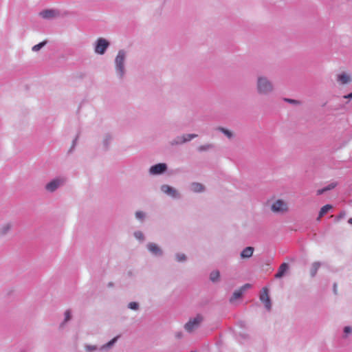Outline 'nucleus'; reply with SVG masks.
I'll use <instances>...</instances> for the list:
<instances>
[{"instance_id": "obj_27", "label": "nucleus", "mask_w": 352, "mask_h": 352, "mask_svg": "<svg viewBox=\"0 0 352 352\" xmlns=\"http://www.w3.org/2000/svg\"><path fill=\"white\" fill-rule=\"evenodd\" d=\"M47 44V41H43V42H41L40 43L37 44V45H35L32 47V50L33 52H38L39 51L42 47H43L45 45Z\"/></svg>"}, {"instance_id": "obj_25", "label": "nucleus", "mask_w": 352, "mask_h": 352, "mask_svg": "<svg viewBox=\"0 0 352 352\" xmlns=\"http://www.w3.org/2000/svg\"><path fill=\"white\" fill-rule=\"evenodd\" d=\"M184 144V142H183L182 135L177 136L175 138H174L173 140H172L170 142V144L171 146H176V145H179V144Z\"/></svg>"}, {"instance_id": "obj_22", "label": "nucleus", "mask_w": 352, "mask_h": 352, "mask_svg": "<svg viewBox=\"0 0 352 352\" xmlns=\"http://www.w3.org/2000/svg\"><path fill=\"white\" fill-rule=\"evenodd\" d=\"M243 294V292L239 288V289L235 290L232 296L230 298V301L231 302L236 300L237 299L240 298Z\"/></svg>"}, {"instance_id": "obj_35", "label": "nucleus", "mask_w": 352, "mask_h": 352, "mask_svg": "<svg viewBox=\"0 0 352 352\" xmlns=\"http://www.w3.org/2000/svg\"><path fill=\"white\" fill-rule=\"evenodd\" d=\"M117 338H118V337H116V338H114L113 339H112L111 341H109V342L107 343V346H112V345L115 343V342L117 340Z\"/></svg>"}, {"instance_id": "obj_6", "label": "nucleus", "mask_w": 352, "mask_h": 352, "mask_svg": "<svg viewBox=\"0 0 352 352\" xmlns=\"http://www.w3.org/2000/svg\"><path fill=\"white\" fill-rule=\"evenodd\" d=\"M160 190L165 195L174 199H179L182 197L181 193L174 187L168 184H163L160 186Z\"/></svg>"}, {"instance_id": "obj_4", "label": "nucleus", "mask_w": 352, "mask_h": 352, "mask_svg": "<svg viewBox=\"0 0 352 352\" xmlns=\"http://www.w3.org/2000/svg\"><path fill=\"white\" fill-rule=\"evenodd\" d=\"M109 46V41L104 38L100 37L94 43V50L96 54L103 55Z\"/></svg>"}, {"instance_id": "obj_12", "label": "nucleus", "mask_w": 352, "mask_h": 352, "mask_svg": "<svg viewBox=\"0 0 352 352\" xmlns=\"http://www.w3.org/2000/svg\"><path fill=\"white\" fill-rule=\"evenodd\" d=\"M260 300L264 303L265 308H271L272 304L269 296V291L267 288L264 287L261 290Z\"/></svg>"}, {"instance_id": "obj_3", "label": "nucleus", "mask_w": 352, "mask_h": 352, "mask_svg": "<svg viewBox=\"0 0 352 352\" xmlns=\"http://www.w3.org/2000/svg\"><path fill=\"white\" fill-rule=\"evenodd\" d=\"M270 208L273 212L277 214H284L289 211L288 203L281 199L274 201Z\"/></svg>"}, {"instance_id": "obj_39", "label": "nucleus", "mask_w": 352, "mask_h": 352, "mask_svg": "<svg viewBox=\"0 0 352 352\" xmlns=\"http://www.w3.org/2000/svg\"><path fill=\"white\" fill-rule=\"evenodd\" d=\"M345 99H352V92L343 96Z\"/></svg>"}, {"instance_id": "obj_1", "label": "nucleus", "mask_w": 352, "mask_h": 352, "mask_svg": "<svg viewBox=\"0 0 352 352\" xmlns=\"http://www.w3.org/2000/svg\"><path fill=\"white\" fill-rule=\"evenodd\" d=\"M275 90L274 82L266 76L259 74L256 79V91L260 96H267Z\"/></svg>"}, {"instance_id": "obj_14", "label": "nucleus", "mask_w": 352, "mask_h": 352, "mask_svg": "<svg viewBox=\"0 0 352 352\" xmlns=\"http://www.w3.org/2000/svg\"><path fill=\"white\" fill-rule=\"evenodd\" d=\"M289 270V265L286 263H282L278 270L277 273L275 274L276 278H281L285 276L287 272Z\"/></svg>"}, {"instance_id": "obj_16", "label": "nucleus", "mask_w": 352, "mask_h": 352, "mask_svg": "<svg viewBox=\"0 0 352 352\" xmlns=\"http://www.w3.org/2000/svg\"><path fill=\"white\" fill-rule=\"evenodd\" d=\"M190 190L193 192H202L205 191V186L199 182H192L190 185Z\"/></svg>"}, {"instance_id": "obj_26", "label": "nucleus", "mask_w": 352, "mask_h": 352, "mask_svg": "<svg viewBox=\"0 0 352 352\" xmlns=\"http://www.w3.org/2000/svg\"><path fill=\"white\" fill-rule=\"evenodd\" d=\"M182 137H183V142H184V143H186V142H190L192 139L197 138V135L195 134V133L184 134V135H182Z\"/></svg>"}, {"instance_id": "obj_18", "label": "nucleus", "mask_w": 352, "mask_h": 352, "mask_svg": "<svg viewBox=\"0 0 352 352\" xmlns=\"http://www.w3.org/2000/svg\"><path fill=\"white\" fill-rule=\"evenodd\" d=\"M322 263L319 261L314 262L310 267V275L312 278L315 277L318 269L321 267Z\"/></svg>"}, {"instance_id": "obj_36", "label": "nucleus", "mask_w": 352, "mask_h": 352, "mask_svg": "<svg viewBox=\"0 0 352 352\" xmlns=\"http://www.w3.org/2000/svg\"><path fill=\"white\" fill-rule=\"evenodd\" d=\"M345 212H341L337 217V219L340 220L341 219H343L345 217Z\"/></svg>"}, {"instance_id": "obj_9", "label": "nucleus", "mask_w": 352, "mask_h": 352, "mask_svg": "<svg viewBox=\"0 0 352 352\" xmlns=\"http://www.w3.org/2000/svg\"><path fill=\"white\" fill-rule=\"evenodd\" d=\"M336 80L338 85H345L352 82V77L350 74L343 72L336 75Z\"/></svg>"}, {"instance_id": "obj_38", "label": "nucleus", "mask_w": 352, "mask_h": 352, "mask_svg": "<svg viewBox=\"0 0 352 352\" xmlns=\"http://www.w3.org/2000/svg\"><path fill=\"white\" fill-rule=\"evenodd\" d=\"M70 319V313L69 311L65 312V321L69 320Z\"/></svg>"}, {"instance_id": "obj_23", "label": "nucleus", "mask_w": 352, "mask_h": 352, "mask_svg": "<svg viewBox=\"0 0 352 352\" xmlns=\"http://www.w3.org/2000/svg\"><path fill=\"white\" fill-rule=\"evenodd\" d=\"M220 278V272L219 270H214L210 274V280L212 283H217L219 280Z\"/></svg>"}, {"instance_id": "obj_30", "label": "nucleus", "mask_w": 352, "mask_h": 352, "mask_svg": "<svg viewBox=\"0 0 352 352\" xmlns=\"http://www.w3.org/2000/svg\"><path fill=\"white\" fill-rule=\"evenodd\" d=\"M134 236L140 241H144V236L141 231L135 232Z\"/></svg>"}, {"instance_id": "obj_34", "label": "nucleus", "mask_w": 352, "mask_h": 352, "mask_svg": "<svg viewBox=\"0 0 352 352\" xmlns=\"http://www.w3.org/2000/svg\"><path fill=\"white\" fill-rule=\"evenodd\" d=\"M250 284L246 283L244 285H243L240 289L244 292L247 289L250 288Z\"/></svg>"}, {"instance_id": "obj_40", "label": "nucleus", "mask_w": 352, "mask_h": 352, "mask_svg": "<svg viewBox=\"0 0 352 352\" xmlns=\"http://www.w3.org/2000/svg\"><path fill=\"white\" fill-rule=\"evenodd\" d=\"M336 287H337V284L334 283V285H333V291H334L335 294H336Z\"/></svg>"}, {"instance_id": "obj_24", "label": "nucleus", "mask_w": 352, "mask_h": 352, "mask_svg": "<svg viewBox=\"0 0 352 352\" xmlns=\"http://www.w3.org/2000/svg\"><path fill=\"white\" fill-rule=\"evenodd\" d=\"M217 130L223 133L228 139H232L234 136L233 133L226 128L219 126Z\"/></svg>"}, {"instance_id": "obj_21", "label": "nucleus", "mask_w": 352, "mask_h": 352, "mask_svg": "<svg viewBox=\"0 0 352 352\" xmlns=\"http://www.w3.org/2000/svg\"><path fill=\"white\" fill-rule=\"evenodd\" d=\"M332 208V206L330 204H327L321 208L318 217L317 218L318 221H320L322 217H323L326 213L328 212V211Z\"/></svg>"}, {"instance_id": "obj_11", "label": "nucleus", "mask_w": 352, "mask_h": 352, "mask_svg": "<svg viewBox=\"0 0 352 352\" xmlns=\"http://www.w3.org/2000/svg\"><path fill=\"white\" fill-rule=\"evenodd\" d=\"M39 15L44 19H52L59 16V12L53 9H47L40 12Z\"/></svg>"}, {"instance_id": "obj_8", "label": "nucleus", "mask_w": 352, "mask_h": 352, "mask_svg": "<svg viewBox=\"0 0 352 352\" xmlns=\"http://www.w3.org/2000/svg\"><path fill=\"white\" fill-rule=\"evenodd\" d=\"M203 318L201 316L197 315L195 318L193 319H190L186 324H185V329L188 332H192L195 329H197L199 326L200 323L201 322Z\"/></svg>"}, {"instance_id": "obj_29", "label": "nucleus", "mask_w": 352, "mask_h": 352, "mask_svg": "<svg viewBox=\"0 0 352 352\" xmlns=\"http://www.w3.org/2000/svg\"><path fill=\"white\" fill-rule=\"evenodd\" d=\"M136 219L144 221L146 217V214L142 211H137L135 214Z\"/></svg>"}, {"instance_id": "obj_33", "label": "nucleus", "mask_w": 352, "mask_h": 352, "mask_svg": "<svg viewBox=\"0 0 352 352\" xmlns=\"http://www.w3.org/2000/svg\"><path fill=\"white\" fill-rule=\"evenodd\" d=\"M78 136L77 135V136L75 138V139L73 140L72 147H71V148L69 149V152H72V151L75 148L76 144V142H77V140H78Z\"/></svg>"}, {"instance_id": "obj_17", "label": "nucleus", "mask_w": 352, "mask_h": 352, "mask_svg": "<svg viewBox=\"0 0 352 352\" xmlns=\"http://www.w3.org/2000/svg\"><path fill=\"white\" fill-rule=\"evenodd\" d=\"M254 250V249L253 247H251V246L246 247L241 252V254H240L241 258L243 259L250 258L253 255Z\"/></svg>"}, {"instance_id": "obj_41", "label": "nucleus", "mask_w": 352, "mask_h": 352, "mask_svg": "<svg viewBox=\"0 0 352 352\" xmlns=\"http://www.w3.org/2000/svg\"><path fill=\"white\" fill-rule=\"evenodd\" d=\"M348 223H350V224H352V218H350L349 220H348Z\"/></svg>"}, {"instance_id": "obj_10", "label": "nucleus", "mask_w": 352, "mask_h": 352, "mask_svg": "<svg viewBox=\"0 0 352 352\" xmlns=\"http://www.w3.org/2000/svg\"><path fill=\"white\" fill-rule=\"evenodd\" d=\"M146 248L148 252L155 256H162L163 255V250L162 248L155 243H148Z\"/></svg>"}, {"instance_id": "obj_15", "label": "nucleus", "mask_w": 352, "mask_h": 352, "mask_svg": "<svg viewBox=\"0 0 352 352\" xmlns=\"http://www.w3.org/2000/svg\"><path fill=\"white\" fill-rule=\"evenodd\" d=\"M112 140L113 136L111 134L107 133L104 135L102 139V146L104 151H107L109 149Z\"/></svg>"}, {"instance_id": "obj_37", "label": "nucleus", "mask_w": 352, "mask_h": 352, "mask_svg": "<svg viewBox=\"0 0 352 352\" xmlns=\"http://www.w3.org/2000/svg\"><path fill=\"white\" fill-rule=\"evenodd\" d=\"M351 328L350 327H346L344 329V331L346 334L350 333L351 332Z\"/></svg>"}, {"instance_id": "obj_5", "label": "nucleus", "mask_w": 352, "mask_h": 352, "mask_svg": "<svg viewBox=\"0 0 352 352\" xmlns=\"http://www.w3.org/2000/svg\"><path fill=\"white\" fill-rule=\"evenodd\" d=\"M66 182V179L63 177H58L50 182L45 186V189L48 192H54L56 190H58L60 187L63 186Z\"/></svg>"}, {"instance_id": "obj_32", "label": "nucleus", "mask_w": 352, "mask_h": 352, "mask_svg": "<svg viewBox=\"0 0 352 352\" xmlns=\"http://www.w3.org/2000/svg\"><path fill=\"white\" fill-rule=\"evenodd\" d=\"M139 304L136 302H131L128 305L127 308H138Z\"/></svg>"}, {"instance_id": "obj_13", "label": "nucleus", "mask_w": 352, "mask_h": 352, "mask_svg": "<svg viewBox=\"0 0 352 352\" xmlns=\"http://www.w3.org/2000/svg\"><path fill=\"white\" fill-rule=\"evenodd\" d=\"M13 227L12 222H6L0 226V237L6 236L11 231Z\"/></svg>"}, {"instance_id": "obj_2", "label": "nucleus", "mask_w": 352, "mask_h": 352, "mask_svg": "<svg viewBox=\"0 0 352 352\" xmlns=\"http://www.w3.org/2000/svg\"><path fill=\"white\" fill-rule=\"evenodd\" d=\"M127 52L124 50H120L114 59V67L117 77L122 80L126 74V60Z\"/></svg>"}, {"instance_id": "obj_7", "label": "nucleus", "mask_w": 352, "mask_h": 352, "mask_svg": "<svg viewBox=\"0 0 352 352\" xmlns=\"http://www.w3.org/2000/svg\"><path fill=\"white\" fill-rule=\"evenodd\" d=\"M168 168L167 164L165 163H159L151 166L148 170L151 175H159L163 174Z\"/></svg>"}, {"instance_id": "obj_20", "label": "nucleus", "mask_w": 352, "mask_h": 352, "mask_svg": "<svg viewBox=\"0 0 352 352\" xmlns=\"http://www.w3.org/2000/svg\"><path fill=\"white\" fill-rule=\"evenodd\" d=\"M215 148V146L214 144L208 143L204 145H201L197 148V151L199 152H205L210 150H212Z\"/></svg>"}, {"instance_id": "obj_31", "label": "nucleus", "mask_w": 352, "mask_h": 352, "mask_svg": "<svg viewBox=\"0 0 352 352\" xmlns=\"http://www.w3.org/2000/svg\"><path fill=\"white\" fill-rule=\"evenodd\" d=\"M284 101L289 103V104H295V105H298L300 104V102L299 100H294V99H290V98H284Z\"/></svg>"}, {"instance_id": "obj_19", "label": "nucleus", "mask_w": 352, "mask_h": 352, "mask_svg": "<svg viewBox=\"0 0 352 352\" xmlns=\"http://www.w3.org/2000/svg\"><path fill=\"white\" fill-rule=\"evenodd\" d=\"M336 186H337L336 182H331V184H328L327 186L324 187L323 188L318 189L317 190L316 193L318 195H320L327 191L333 189Z\"/></svg>"}, {"instance_id": "obj_28", "label": "nucleus", "mask_w": 352, "mask_h": 352, "mask_svg": "<svg viewBox=\"0 0 352 352\" xmlns=\"http://www.w3.org/2000/svg\"><path fill=\"white\" fill-rule=\"evenodd\" d=\"M176 260L178 262H184L186 261V256L183 253H177L175 255Z\"/></svg>"}]
</instances>
